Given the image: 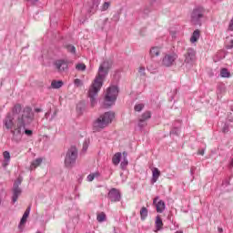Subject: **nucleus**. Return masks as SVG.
I'll return each mask as SVG.
<instances>
[{
  "label": "nucleus",
  "instance_id": "c85d7f7f",
  "mask_svg": "<svg viewBox=\"0 0 233 233\" xmlns=\"http://www.w3.org/2000/svg\"><path fill=\"white\" fill-rule=\"evenodd\" d=\"M108 7H110V2H104L103 5H102V11H106V9H108Z\"/></svg>",
  "mask_w": 233,
  "mask_h": 233
},
{
  "label": "nucleus",
  "instance_id": "c9c22d12",
  "mask_svg": "<svg viewBox=\"0 0 233 233\" xmlns=\"http://www.w3.org/2000/svg\"><path fill=\"white\" fill-rule=\"evenodd\" d=\"M35 112H42V108L36 107V108H35Z\"/></svg>",
  "mask_w": 233,
  "mask_h": 233
},
{
  "label": "nucleus",
  "instance_id": "9d476101",
  "mask_svg": "<svg viewBox=\"0 0 233 233\" xmlns=\"http://www.w3.org/2000/svg\"><path fill=\"white\" fill-rule=\"evenodd\" d=\"M185 62L186 64H194L196 62V50L189 48L187 50L185 55Z\"/></svg>",
  "mask_w": 233,
  "mask_h": 233
},
{
  "label": "nucleus",
  "instance_id": "39448f33",
  "mask_svg": "<svg viewBox=\"0 0 233 233\" xmlns=\"http://www.w3.org/2000/svg\"><path fill=\"white\" fill-rule=\"evenodd\" d=\"M77 156H78L77 148H76V147H71L67 150L66 156L65 157V167H66L67 168H72V167L76 165Z\"/></svg>",
  "mask_w": 233,
  "mask_h": 233
},
{
  "label": "nucleus",
  "instance_id": "dca6fc26",
  "mask_svg": "<svg viewBox=\"0 0 233 233\" xmlns=\"http://www.w3.org/2000/svg\"><path fill=\"white\" fill-rule=\"evenodd\" d=\"M161 54V47H151L150 51H149V55L152 58H155L156 56H159V55Z\"/></svg>",
  "mask_w": 233,
  "mask_h": 233
},
{
  "label": "nucleus",
  "instance_id": "1a4fd4ad",
  "mask_svg": "<svg viewBox=\"0 0 233 233\" xmlns=\"http://www.w3.org/2000/svg\"><path fill=\"white\" fill-rule=\"evenodd\" d=\"M108 198L111 200V203H117L121 199V193L117 188H111L108 193Z\"/></svg>",
  "mask_w": 233,
  "mask_h": 233
},
{
  "label": "nucleus",
  "instance_id": "6ab92c4d",
  "mask_svg": "<svg viewBox=\"0 0 233 233\" xmlns=\"http://www.w3.org/2000/svg\"><path fill=\"white\" fill-rule=\"evenodd\" d=\"M121 156H122L121 152H116V154L113 156V159H112L113 165H116V166L119 165L121 161Z\"/></svg>",
  "mask_w": 233,
  "mask_h": 233
},
{
  "label": "nucleus",
  "instance_id": "ea45409f",
  "mask_svg": "<svg viewBox=\"0 0 233 233\" xmlns=\"http://www.w3.org/2000/svg\"><path fill=\"white\" fill-rule=\"evenodd\" d=\"M31 2H37V0H31Z\"/></svg>",
  "mask_w": 233,
  "mask_h": 233
},
{
  "label": "nucleus",
  "instance_id": "b1692460",
  "mask_svg": "<svg viewBox=\"0 0 233 233\" xmlns=\"http://www.w3.org/2000/svg\"><path fill=\"white\" fill-rule=\"evenodd\" d=\"M127 165H128L127 152H123V161L121 163V167L124 168L125 167H127Z\"/></svg>",
  "mask_w": 233,
  "mask_h": 233
},
{
  "label": "nucleus",
  "instance_id": "2f4dec72",
  "mask_svg": "<svg viewBox=\"0 0 233 233\" xmlns=\"http://www.w3.org/2000/svg\"><path fill=\"white\" fill-rule=\"evenodd\" d=\"M75 85L76 86H82V85H83V82H82V80H79V78H76V80H75Z\"/></svg>",
  "mask_w": 233,
  "mask_h": 233
},
{
  "label": "nucleus",
  "instance_id": "a878e982",
  "mask_svg": "<svg viewBox=\"0 0 233 233\" xmlns=\"http://www.w3.org/2000/svg\"><path fill=\"white\" fill-rule=\"evenodd\" d=\"M145 105L143 103H137V105H135V110L137 112H141V110H143Z\"/></svg>",
  "mask_w": 233,
  "mask_h": 233
},
{
  "label": "nucleus",
  "instance_id": "58836bf2",
  "mask_svg": "<svg viewBox=\"0 0 233 233\" xmlns=\"http://www.w3.org/2000/svg\"><path fill=\"white\" fill-rule=\"evenodd\" d=\"M176 233H183V231H176Z\"/></svg>",
  "mask_w": 233,
  "mask_h": 233
},
{
  "label": "nucleus",
  "instance_id": "4be33fe9",
  "mask_svg": "<svg viewBox=\"0 0 233 233\" xmlns=\"http://www.w3.org/2000/svg\"><path fill=\"white\" fill-rule=\"evenodd\" d=\"M63 85H64L63 80H53L51 82L52 88H61V86H63Z\"/></svg>",
  "mask_w": 233,
  "mask_h": 233
},
{
  "label": "nucleus",
  "instance_id": "423d86ee",
  "mask_svg": "<svg viewBox=\"0 0 233 233\" xmlns=\"http://www.w3.org/2000/svg\"><path fill=\"white\" fill-rule=\"evenodd\" d=\"M177 58L178 56L176 53L165 55L164 58H162V66H164V67H171Z\"/></svg>",
  "mask_w": 233,
  "mask_h": 233
},
{
  "label": "nucleus",
  "instance_id": "393cba45",
  "mask_svg": "<svg viewBox=\"0 0 233 233\" xmlns=\"http://www.w3.org/2000/svg\"><path fill=\"white\" fill-rule=\"evenodd\" d=\"M96 218H97L98 222H104V220H106V215L104 211H101V213L97 214Z\"/></svg>",
  "mask_w": 233,
  "mask_h": 233
},
{
  "label": "nucleus",
  "instance_id": "c756f323",
  "mask_svg": "<svg viewBox=\"0 0 233 233\" xmlns=\"http://www.w3.org/2000/svg\"><path fill=\"white\" fill-rule=\"evenodd\" d=\"M66 49L69 51V53H76L75 46H66Z\"/></svg>",
  "mask_w": 233,
  "mask_h": 233
},
{
  "label": "nucleus",
  "instance_id": "6e6552de",
  "mask_svg": "<svg viewBox=\"0 0 233 233\" xmlns=\"http://www.w3.org/2000/svg\"><path fill=\"white\" fill-rule=\"evenodd\" d=\"M204 15V7H196L195 9H193V12L191 14V20L193 24H199V20L200 18H203Z\"/></svg>",
  "mask_w": 233,
  "mask_h": 233
},
{
  "label": "nucleus",
  "instance_id": "412c9836",
  "mask_svg": "<svg viewBox=\"0 0 233 233\" xmlns=\"http://www.w3.org/2000/svg\"><path fill=\"white\" fill-rule=\"evenodd\" d=\"M43 163V159L41 157H38L37 159H35V161H33L31 163V170H33V168H37V167H40V165Z\"/></svg>",
  "mask_w": 233,
  "mask_h": 233
},
{
  "label": "nucleus",
  "instance_id": "a19ab883",
  "mask_svg": "<svg viewBox=\"0 0 233 233\" xmlns=\"http://www.w3.org/2000/svg\"><path fill=\"white\" fill-rule=\"evenodd\" d=\"M1 203H2V198H0V206H1Z\"/></svg>",
  "mask_w": 233,
  "mask_h": 233
},
{
  "label": "nucleus",
  "instance_id": "a211bd4d",
  "mask_svg": "<svg viewBox=\"0 0 233 233\" xmlns=\"http://www.w3.org/2000/svg\"><path fill=\"white\" fill-rule=\"evenodd\" d=\"M155 224H156L157 230L162 229L164 224H163V220L159 215H157L156 217Z\"/></svg>",
  "mask_w": 233,
  "mask_h": 233
},
{
  "label": "nucleus",
  "instance_id": "aec40b11",
  "mask_svg": "<svg viewBox=\"0 0 233 233\" xmlns=\"http://www.w3.org/2000/svg\"><path fill=\"white\" fill-rule=\"evenodd\" d=\"M148 215V209L147 208H146V206H143L140 208V217L142 220H146V218H147Z\"/></svg>",
  "mask_w": 233,
  "mask_h": 233
},
{
  "label": "nucleus",
  "instance_id": "ddd939ff",
  "mask_svg": "<svg viewBox=\"0 0 233 233\" xmlns=\"http://www.w3.org/2000/svg\"><path fill=\"white\" fill-rule=\"evenodd\" d=\"M55 67L59 73H63L68 69V64L67 62H65V60H56V62H55Z\"/></svg>",
  "mask_w": 233,
  "mask_h": 233
},
{
  "label": "nucleus",
  "instance_id": "4468645a",
  "mask_svg": "<svg viewBox=\"0 0 233 233\" xmlns=\"http://www.w3.org/2000/svg\"><path fill=\"white\" fill-rule=\"evenodd\" d=\"M30 212H31V206H28V208H26L22 218L20 219L19 228H21V226H23L24 224L26 223V220L30 215Z\"/></svg>",
  "mask_w": 233,
  "mask_h": 233
},
{
  "label": "nucleus",
  "instance_id": "f8f14e48",
  "mask_svg": "<svg viewBox=\"0 0 233 233\" xmlns=\"http://www.w3.org/2000/svg\"><path fill=\"white\" fill-rule=\"evenodd\" d=\"M159 197H155L153 200V204L156 205L157 211L158 213H163L165 208H166V202L165 200H158Z\"/></svg>",
  "mask_w": 233,
  "mask_h": 233
},
{
  "label": "nucleus",
  "instance_id": "e433bc0d",
  "mask_svg": "<svg viewBox=\"0 0 233 233\" xmlns=\"http://www.w3.org/2000/svg\"><path fill=\"white\" fill-rule=\"evenodd\" d=\"M198 154H200L201 156H204L205 150H201L200 152H198Z\"/></svg>",
  "mask_w": 233,
  "mask_h": 233
},
{
  "label": "nucleus",
  "instance_id": "f704fd0d",
  "mask_svg": "<svg viewBox=\"0 0 233 233\" xmlns=\"http://www.w3.org/2000/svg\"><path fill=\"white\" fill-rule=\"evenodd\" d=\"M228 47H229L230 49L233 48V40H230V46H228Z\"/></svg>",
  "mask_w": 233,
  "mask_h": 233
},
{
  "label": "nucleus",
  "instance_id": "9b49d317",
  "mask_svg": "<svg viewBox=\"0 0 233 233\" xmlns=\"http://www.w3.org/2000/svg\"><path fill=\"white\" fill-rule=\"evenodd\" d=\"M152 117V112L150 110H147L146 112H143L139 117V127H145L147 125L146 121L147 119H150Z\"/></svg>",
  "mask_w": 233,
  "mask_h": 233
},
{
  "label": "nucleus",
  "instance_id": "0eeeda50",
  "mask_svg": "<svg viewBox=\"0 0 233 233\" xmlns=\"http://www.w3.org/2000/svg\"><path fill=\"white\" fill-rule=\"evenodd\" d=\"M23 179L21 177H18L16 181L14 183V187H13V197H12V202L16 203L19 199V196L22 194V190L19 187V185H21Z\"/></svg>",
  "mask_w": 233,
  "mask_h": 233
},
{
  "label": "nucleus",
  "instance_id": "cd10ccee",
  "mask_svg": "<svg viewBox=\"0 0 233 233\" xmlns=\"http://www.w3.org/2000/svg\"><path fill=\"white\" fill-rule=\"evenodd\" d=\"M3 157H5V161H10L11 159L10 152L8 151H5Z\"/></svg>",
  "mask_w": 233,
  "mask_h": 233
},
{
  "label": "nucleus",
  "instance_id": "4c0bfd02",
  "mask_svg": "<svg viewBox=\"0 0 233 233\" xmlns=\"http://www.w3.org/2000/svg\"><path fill=\"white\" fill-rule=\"evenodd\" d=\"M230 166L233 167V159H232V161H231V163H230Z\"/></svg>",
  "mask_w": 233,
  "mask_h": 233
},
{
  "label": "nucleus",
  "instance_id": "5701e85b",
  "mask_svg": "<svg viewBox=\"0 0 233 233\" xmlns=\"http://www.w3.org/2000/svg\"><path fill=\"white\" fill-rule=\"evenodd\" d=\"M220 76L222 78H230L231 75H230L228 69L224 68V69H221V71H220Z\"/></svg>",
  "mask_w": 233,
  "mask_h": 233
},
{
  "label": "nucleus",
  "instance_id": "f3484780",
  "mask_svg": "<svg viewBox=\"0 0 233 233\" xmlns=\"http://www.w3.org/2000/svg\"><path fill=\"white\" fill-rule=\"evenodd\" d=\"M199 36H200V31H199V29H196V31H194L192 34L190 42L192 44H195L196 42H198V40H199Z\"/></svg>",
  "mask_w": 233,
  "mask_h": 233
},
{
  "label": "nucleus",
  "instance_id": "72a5a7b5",
  "mask_svg": "<svg viewBox=\"0 0 233 233\" xmlns=\"http://www.w3.org/2000/svg\"><path fill=\"white\" fill-rule=\"evenodd\" d=\"M228 29H229V31H233V18L229 22Z\"/></svg>",
  "mask_w": 233,
  "mask_h": 233
},
{
  "label": "nucleus",
  "instance_id": "473e14b6",
  "mask_svg": "<svg viewBox=\"0 0 233 233\" xmlns=\"http://www.w3.org/2000/svg\"><path fill=\"white\" fill-rule=\"evenodd\" d=\"M95 177L96 174H89V176H87V181L92 182L94 181Z\"/></svg>",
  "mask_w": 233,
  "mask_h": 233
},
{
  "label": "nucleus",
  "instance_id": "2eb2a0df",
  "mask_svg": "<svg viewBox=\"0 0 233 233\" xmlns=\"http://www.w3.org/2000/svg\"><path fill=\"white\" fill-rule=\"evenodd\" d=\"M161 176L160 170L158 168L155 167L152 170V183H157V179H159Z\"/></svg>",
  "mask_w": 233,
  "mask_h": 233
},
{
  "label": "nucleus",
  "instance_id": "7ed1b4c3",
  "mask_svg": "<svg viewBox=\"0 0 233 233\" xmlns=\"http://www.w3.org/2000/svg\"><path fill=\"white\" fill-rule=\"evenodd\" d=\"M115 118V113L114 112H105L97 119L94 121V129L95 130H100L101 128H105L112 123L113 119Z\"/></svg>",
  "mask_w": 233,
  "mask_h": 233
},
{
  "label": "nucleus",
  "instance_id": "79ce46f5",
  "mask_svg": "<svg viewBox=\"0 0 233 233\" xmlns=\"http://www.w3.org/2000/svg\"><path fill=\"white\" fill-rule=\"evenodd\" d=\"M36 233H41V231H36Z\"/></svg>",
  "mask_w": 233,
  "mask_h": 233
},
{
  "label": "nucleus",
  "instance_id": "7c9ffc66",
  "mask_svg": "<svg viewBox=\"0 0 233 233\" xmlns=\"http://www.w3.org/2000/svg\"><path fill=\"white\" fill-rule=\"evenodd\" d=\"M138 73L141 76H145L146 75V67H139Z\"/></svg>",
  "mask_w": 233,
  "mask_h": 233
},
{
  "label": "nucleus",
  "instance_id": "f03ea898",
  "mask_svg": "<svg viewBox=\"0 0 233 233\" xmlns=\"http://www.w3.org/2000/svg\"><path fill=\"white\" fill-rule=\"evenodd\" d=\"M112 67V62L106 61L101 64L98 69V73L88 90V96L91 101V106H95L96 105V96H98V92L103 86L104 79L108 75L109 69Z\"/></svg>",
  "mask_w": 233,
  "mask_h": 233
},
{
  "label": "nucleus",
  "instance_id": "bb28decb",
  "mask_svg": "<svg viewBox=\"0 0 233 233\" xmlns=\"http://www.w3.org/2000/svg\"><path fill=\"white\" fill-rule=\"evenodd\" d=\"M76 68L77 69V71H86V66L85 64H77L76 66Z\"/></svg>",
  "mask_w": 233,
  "mask_h": 233
},
{
  "label": "nucleus",
  "instance_id": "20e7f679",
  "mask_svg": "<svg viewBox=\"0 0 233 233\" xmlns=\"http://www.w3.org/2000/svg\"><path fill=\"white\" fill-rule=\"evenodd\" d=\"M118 92L119 90L117 89V87H116V86H111V87H108V89L106 92L104 106H111V105H114L118 96Z\"/></svg>",
  "mask_w": 233,
  "mask_h": 233
},
{
  "label": "nucleus",
  "instance_id": "f257e3e1",
  "mask_svg": "<svg viewBox=\"0 0 233 233\" xmlns=\"http://www.w3.org/2000/svg\"><path fill=\"white\" fill-rule=\"evenodd\" d=\"M20 104L15 105L12 112H8L3 119V127L5 130H10L12 141L20 143L23 139V134L33 136V130L26 129V125L34 121L35 114L30 106H25L21 113Z\"/></svg>",
  "mask_w": 233,
  "mask_h": 233
}]
</instances>
